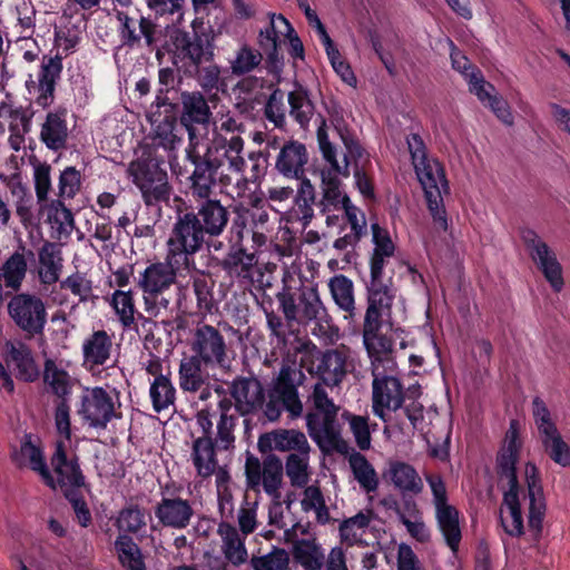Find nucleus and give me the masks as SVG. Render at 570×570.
I'll list each match as a JSON object with an SVG mask.
<instances>
[{
  "label": "nucleus",
  "mask_w": 570,
  "mask_h": 570,
  "mask_svg": "<svg viewBox=\"0 0 570 570\" xmlns=\"http://www.w3.org/2000/svg\"><path fill=\"white\" fill-rule=\"evenodd\" d=\"M213 286V281L204 274H197L193 277V289L197 299V307L202 313H212L215 307Z\"/></svg>",
  "instance_id": "obj_64"
},
{
  "label": "nucleus",
  "mask_w": 570,
  "mask_h": 570,
  "mask_svg": "<svg viewBox=\"0 0 570 570\" xmlns=\"http://www.w3.org/2000/svg\"><path fill=\"white\" fill-rule=\"evenodd\" d=\"M8 314L13 323L30 336L43 333L47 324L45 302L29 293L16 294L8 303Z\"/></svg>",
  "instance_id": "obj_12"
},
{
  "label": "nucleus",
  "mask_w": 570,
  "mask_h": 570,
  "mask_svg": "<svg viewBox=\"0 0 570 570\" xmlns=\"http://www.w3.org/2000/svg\"><path fill=\"white\" fill-rule=\"evenodd\" d=\"M262 60L263 56L258 50L243 45L229 60L232 73L235 76L249 73L261 65Z\"/></svg>",
  "instance_id": "obj_59"
},
{
  "label": "nucleus",
  "mask_w": 570,
  "mask_h": 570,
  "mask_svg": "<svg viewBox=\"0 0 570 570\" xmlns=\"http://www.w3.org/2000/svg\"><path fill=\"white\" fill-rule=\"evenodd\" d=\"M308 153L304 144L287 141L279 150L275 167L286 178L301 179L305 175Z\"/></svg>",
  "instance_id": "obj_28"
},
{
  "label": "nucleus",
  "mask_w": 570,
  "mask_h": 570,
  "mask_svg": "<svg viewBox=\"0 0 570 570\" xmlns=\"http://www.w3.org/2000/svg\"><path fill=\"white\" fill-rule=\"evenodd\" d=\"M342 417L347 422L358 449L362 451L368 450L372 441L368 416L356 415L345 411Z\"/></svg>",
  "instance_id": "obj_60"
},
{
  "label": "nucleus",
  "mask_w": 570,
  "mask_h": 570,
  "mask_svg": "<svg viewBox=\"0 0 570 570\" xmlns=\"http://www.w3.org/2000/svg\"><path fill=\"white\" fill-rule=\"evenodd\" d=\"M348 464L360 488L366 493H374L379 489V475L371 462L360 452L348 456Z\"/></svg>",
  "instance_id": "obj_48"
},
{
  "label": "nucleus",
  "mask_w": 570,
  "mask_h": 570,
  "mask_svg": "<svg viewBox=\"0 0 570 570\" xmlns=\"http://www.w3.org/2000/svg\"><path fill=\"white\" fill-rule=\"evenodd\" d=\"M350 348L344 345L328 350L321 354L316 366V374L325 386H338L346 375V362L350 357Z\"/></svg>",
  "instance_id": "obj_27"
},
{
  "label": "nucleus",
  "mask_w": 570,
  "mask_h": 570,
  "mask_svg": "<svg viewBox=\"0 0 570 570\" xmlns=\"http://www.w3.org/2000/svg\"><path fill=\"white\" fill-rule=\"evenodd\" d=\"M308 403L306 426L309 436L321 449L335 446L341 438L337 422L340 406L328 396L322 383L314 384Z\"/></svg>",
  "instance_id": "obj_6"
},
{
  "label": "nucleus",
  "mask_w": 570,
  "mask_h": 570,
  "mask_svg": "<svg viewBox=\"0 0 570 570\" xmlns=\"http://www.w3.org/2000/svg\"><path fill=\"white\" fill-rule=\"evenodd\" d=\"M387 475L396 490L403 497L417 495L423 491L424 484L417 471L409 463L393 461L389 465Z\"/></svg>",
  "instance_id": "obj_37"
},
{
  "label": "nucleus",
  "mask_w": 570,
  "mask_h": 570,
  "mask_svg": "<svg viewBox=\"0 0 570 570\" xmlns=\"http://www.w3.org/2000/svg\"><path fill=\"white\" fill-rule=\"evenodd\" d=\"M372 413L385 423L387 431L392 413L401 410L405 401L404 386L396 376V368H372Z\"/></svg>",
  "instance_id": "obj_8"
},
{
  "label": "nucleus",
  "mask_w": 570,
  "mask_h": 570,
  "mask_svg": "<svg viewBox=\"0 0 570 570\" xmlns=\"http://www.w3.org/2000/svg\"><path fill=\"white\" fill-rule=\"evenodd\" d=\"M42 209L47 212L48 222L59 235L71 234L75 227L73 216L71 210L65 206L62 199H52L46 203Z\"/></svg>",
  "instance_id": "obj_53"
},
{
  "label": "nucleus",
  "mask_w": 570,
  "mask_h": 570,
  "mask_svg": "<svg viewBox=\"0 0 570 570\" xmlns=\"http://www.w3.org/2000/svg\"><path fill=\"white\" fill-rule=\"evenodd\" d=\"M63 65L60 55L43 56L37 75L36 104L42 108L49 107L55 100V91L61 78Z\"/></svg>",
  "instance_id": "obj_23"
},
{
  "label": "nucleus",
  "mask_w": 570,
  "mask_h": 570,
  "mask_svg": "<svg viewBox=\"0 0 570 570\" xmlns=\"http://www.w3.org/2000/svg\"><path fill=\"white\" fill-rule=\"evenodd\" d=\"M204 362L194 355H185L179 363L178 384L184 392L196 393L204 387L207 375L204 370Z\"/></svg>",
  "instance_id": "obj_41"
},
{
  "label": "nucleus",
  "mask_w": 570,
  "mask_h": 570,
  "mask_svg": "<svg viewBox=\"0 0 570 570\" xmlns=\"http://www.w3.org/2000/svg\"><path fill=\"white\" fill-rule=\"evenodd\" d=\"M146 513L137 505H129L124 508L116 520V525L119 531L137 533L146 528Z\"/></svg>",
  "instance_id": "obj_63"
},
{
  "label": "nucleus",
  "mask_w": 570,
  "mask_h": 570,
  "mask_svg": "<svg viewBox=\"0 0 570 570\" xmlns=\"http://www.w3.org/2000/svg\"><path fill=\"white\" fill-rule=\"evenodd\" d=\"M43 382L47 389L58 396L60 401L68 400L72 390V379L61 364L53 360H46Z\"/></svg>",
  "instance_id": "obj_43"
},
{
  "label": "nucleus",
  "mask_w": 570,
  "mask_h": 570,
  "mask_svg": "<svg viewBox=\"0 0 570 570\" xmlns=\"http://www.w3.org/2000/svg\"><path fill=\"white\" fill-rule=\"evenodd\" d=\"M218 533L223 540L222 548L225 558L236 566L244 563L247 560L246 535H240L235 527L226 522L218 525Z\"/></svg>",
  "instance_id": "obj_45"
},
{
  "label": "nucleus",
  "mask_w": 570,
  "mask_h": 570,
  "mask_svg": "<svg viewBox=\"0 0 570 570\" xmlns=\"http://www.w3.org/2000/svg\"><path fill=\"white\" fill-rule=\"evenodd\" d=\"M522 239L530 252V256L543 273L546 279L556 292L563 287L562 268L556 254L550 247L531 229L522 233Z\"/></svg>",
  "instance_id": "obj_15"
},
{
  "label": "nucleus",
  "mask_w": 570,
  "mask_h": 570,
  "mask_svg": "<svg viewBox=\"0 0 570 570\" xmlns=\"http://www.w3.org/2000/svg\"><path fill=\"white\" fill-rule=\"evenodd\" d=\"M117 397L101 386L86 387L80 397L78 415L85 425L105 430L117 417Z\"/></svg>",
  "instance_id": "obj_11"
},
{
  "label": "nucleus",
  "mask_w": 570,
  "mask_h": 570,
  "mask_svg": "<svg viewBox=\"0 0 570 570\" xmlns=\"http://www.w3.org/2000/svg\"><path fill=\"white\" fill-rule=\"evenodd\" d=\"M521 449L522 440L520 438L519 423L512 420L497 454V472L501 479L507 480L508 490H519L517 464Z\"/></svg>",
  "instance_id": "obj_16"
},
{
  "label": "nucleus",
  "mask_w": 570,
  "mask_h": 570,
  "mask_svg": "<svg viewBox=\"0 0 570 570\" xmlns=\"http://www.w3.org/2000/svg\"><path fill=\"white\" fill-rule=\"evenodd\" d=\"M129 174L147 205L169 199L170 187L167 173L157 164L147 160L131 163Z\"/></svg>",
  "instance_id": "obj_13"
},
{
  "label": "nucleus",
  "mask_w": 570,
  "mask_h": 570,
  "mask_svg": "<svg viewBox=\"0 0 570 570\" xmlns=\"http://www.w3.org/2000/svg\"><path fill=\"white\" fill-rule=\"evenodd\" d=\"M245 141L240 136L226 138L216 135L212 146L203 142L205 155L224 191L234 199L244 198L249 185H258L267 169V159L261 151H250L244 157Z\"/></svg>",
  "instance_id": "obj_2"
},
{
  "label": "nucleus",
  "mask_w": 570,
  "mask_h": 570,
  "mask_svg": "<svg viewBox=\"0 0 570 570\" xmlns=\"http://www.w3.org/2000/svg\"><path fill=\"white\" fill-rule=\"evenodd\" d=\"M38 276L43 285L60 282L62 271V255L60 248L51 242H46L38 253Z\"/></svg>",
  "instance_id": "obj_40"
},
{
  "label": "nucleus",
  "mask_w": 570,
  "mask_h": 570,
  "mask_svg": "<svg viewBox=\"0 0 570 570\" xmlns=\"http://www.w3.org/2000/svg\"><path fill=\"white\" fill-rule=\"evenodd\" d=\"M282 282L283 287L276 298L288 322L308 324L327 320L328 314L320 297L317 284L296 281L288 271L284 273Z\"/></svg>",
  "instance_id": "obj_4"
},
{
  "label": "nucleus",
  "mask_w": 570,
  "mask_h": 570,
  "mask_svg": "<svg viewBox=\"0 0 570 570\" xmlns=\"http://www.w3.org/2000/svg\"><path fill=\"white\" fill-rule=\"evenodd\" d=\"M186 158L195 166L189 177L190 193L196 202L209 199L217 180L214 167L205 155L203 141L189 130V145L186 148Z\"/></svg>",
  "instance_id": "obj_14"
},
{
  "label": "nucleus",
  "mask_w": 570,
  "mask_h": 570,
  "mask_svg": "<svg viewBox=\"0 0 570 570\" xmlns=\"http://www.w3.org/2000/svg\"><path fill=\"white\" fill-rule=\"evenodd\" d=\"M183 116L181 121L188 126L189 124H206L210 117V110L207 101L199 92H190L183 95Z\"/></svg>",
  "instance_id": "obj_52"
},
{
  "label": "nucleus",
  "mask_w": 570,
  "mask_h": 570,
  "mask_svg": "<svg viewBox=\"0 0 570 570\" xmlns=\"http://www.w3.org/2000/svg\"><path fill=\"white\" fill-rule=\"evenodd\" d=\"M470 91L485 106H489L495 116L505 125L513 124V116L508 102L499 97L495 88L487 82L482 73H473L470 79Z\"/></svg>",
  "instance_id": "obj_32"
},
{
  "label": "nucleus",
  "mask_w": 570,
  "mask_h": 570,
  "mask_svg": "<svg viewBox=\"0 0 570 570\" xmlns=\"http://www.w3.org/2000/svg\"><path fill=\"white\" fill-rule=\"evenodd\" d=\"M51 465L57 474L53 489L58 485L65 495H67V493H71V491L77 492L78 489L85 485V476L80 470L78 459L67 455L63 441L56 443V449L51 456Z\"/></svg>",
  "instance_id": "obj_19"
},
{
  "label": "nucleus",
  "mask_w": 570,
  "mask_h": 570,
  "mask_svg": "<svg viewBox=\"0 0 570 570\" xmlns=\"http://www.w3.org/2000/svg\"><path fill=\"white\" fill-rule=\"evenodd\" d=\"M181 51L185 57L189 58L194 65H199L213 57V47L209 41L202 36L195 35L189 37L187 33L178 39Z\"/></svg>",
  "instance_id": "obj_57"
},
{
  "label": "nucleus",
  "mask_w": 570,
  "mask_h": 570,
  "mask_svg": "<svg viewBox=\"0 0 570 570\" xmlns=\"http://www.w3.org/2000/svg\"><path fill=\"white\" fill-rule=\"evenodd\" d=\"M291 117L306 128L314 115V104L306 91L298 89L291 91L287 97Z\"/></svg>",
  "instance_id": "obj_56"
},
{
  "label": "nucleus",
  "mask_w": 570,
  "mask_h": 570,
  "mask_svg": "<svg viewBox=\"0 0 570 570\" xmlns=\"http://www.w3.org/2000/svg\"><path fill=\"white\" fill-rule=\"evenodd\" d=\"M406 144L434 226L439 230L446 232L449 220L444 196L449 194V183L444 168L439 160L428 156L425 144L419 134H410Z\"/></svg>",
  "instance_id": "obj_3"
},
{
  "label": "nucleus",
  "mask_w": 570,
  "mask_h": 570,
  "mask_svg": "<svg viewBox=\"0 0 570 570\" xmlns=\"http://www.w3.org/2000/svg\"><path fill=\"white\" fill-rule=\"evenodd\" d=\"M114 352V334L106 330L92 331L81 344L82 363L89 372L107 366Z\"/></svg>",
  "instance_id": "obj_22"
},
{
  "label": "nucleus",
  "mask_w": 570,
  "mask_h": 570,
  "mask_svg": "<svg viewBox=\"0 0 570 570\" xmlns=\"http://www.w3.org/2000/svg\"><path fill=\"white\" fill-rule=\"evenodd\" d=\"M17 461L19 465H27L37 472L48 487L55 488V479L46 463L42 449L31 434L24 435Z\"/></svg>",
  "instance_id": "obj_35"
},
{
  "label": "nucleus",
  "mask_w": 570,
  "mask_h": 570,
  "mask_svg": "<svg viewBox=\"0 0 570 570\" xmlns=\"http://www.w3.org/2000/svg\"><path fill=\"white\" fill-rule=\"evenodd\" d=\"M117 18L120 22V39L125 46L138 47L142 39L147 47L154 45L155 23L149 18L140 17L139 20H136L124 12H118Z\"/></svg>",
  "instance_id": "obj_29"
},
{
  "label": "nucleus",
  "mask_w": 570,
  "mask_h": 570,
  "mask_svg": "<svg viewBox=\"0 0 570 570\" xmlns=\"http://www.w3.org/2000/svg\"><path fill=\"white\" fill-rule=\"evenodd\" d=\"M194 514L188 500L178 497H163L155 508V515L164 527L186 528Z\"/></svg>",
  "instance_id": "obj_30"
},
{
  "label": "nucleus",
  "mask_w": 570,
  "mask_h": 570,
  "mask_svg": "<svg viewBox=\"0 0 570 570\" xmlns=\"http://www.w3.org/2000/svg\"><path fill=\"white\" fill-rule=\"evenodd\" d=\"M550 459L561 466H570V445L564 442L559 430L541 439Z\"/></svg>",
  "instance_id": "obj_61"
},
{
  "label": "nucleus",
  "mask_w": 570,
  "mask_h": 570,
  "mask_svg": "<svg viewBox=\"0 0 570 570\" xmlns=\"http://www.w3.org/2000/svg\"><path fill=\"white\" fill-rule=\"evenodd\" d=\"M316 136L322 157L327 164V167L320 173L322 197L317 207L325 217L327 228L335 229L341 235L334 240L333 247L337 250H346L353 248L366 234V219L364 213L352 204L342 188L340 178L350 176V159H362L365 150L352 136L340 131L345 154L342 160H338L336 147L328 139L326 121L323 117H320Z\"/></svg>",
  "instance_id": "obj_1"
},
{
  "label": "nucleus",
  "mask_w": 570,
  "mask_h": 570,
  "mask_svg": "<svg viewBox=\"0 0 570 570\" xmlns=\"http://www.w3.org/2000/svg\"><path fill=\"white\" fill-rule=\"evenodd\" d=\"M500 521L503 530L510 537H521L525 533L519 501V490H508L504 492L500 509Z\"/></svg>",
  "instance_id": "obj_39"
},
{
  "label": "nucleus",
  "mask_w": 570,
  "mask_h": 570,
  "mask_svg": "<svg viewBox=\"0 0 570 570\" xmlns=\"http://www.w3.org/2000/svg\"><path fill=\"white\" fill-rule=\"evenodd\" d=\"M247 487L254 492H264L271 500L282 499L284 465L275 454H268L263 462L248 456L245 463Z\"/></svg>",
  "instance_id": "obj_10"
},
{
  "label": "nucleus",
  "mask_w": 570,
  "mask_h": 570,
  "mask_svg": "<svg viewBox=\"0 0 570 570\" xmlns=\"http://www.w3.org/2000/svg\"><path fill=\"white\" fill-rule=\"evenodd\" d=\"M59 288L75 297L78 304H87L97 297L94 293V281L87 273L80 271H75L61 279Z\"/></svg>",
  "instance_id": "obj_47"
},
{
  "label": "nucleus",
  "mask_w": 570,
  "mask_h": 570,
  "mask_svg": "<svg viewBox=\"0 0 570 570\" xmlns=\"http://www.w3.org/2000/svg\"><path fill=\"white\" fill-rule=\"evenodd\" d=\"M258 449L262 453L267 452H301L311 450L307 438L298 430L277 429L264 433L258 439Z\"/></svg>",
  "instance_id": "obj_24"
},
{
  "label": "nucleus",
  "mask_w": 570,
  "mask_h": 570,
  "mask_svg": "<svg viewBox=\"0 0 570 570\" xmlns=\"http://www.w3.org/2000/svg\"><path fill=\"white\" fill-rule=\"evenodd\" d=\"M304 379V373L296 365L284 364L269 386L275 395L284 400L285 409L292 417H299L303 413L298 387Z\"/></svg>",
  "instance_id": "obj_17"
},
{
  "label": "nucleus",
  "mask_w": 570,
  "mask_h": 570,
  "mask_svg": "<svg viewBox=\"0 0 570 570\" xmlns=\"http://www.w3.org/2000/svg\"><path fill=\"white\" fill-rule=\"evenodd\" d=\"M3 183L12 197L20 222L23 225L31 224L35 218V200L29 187L22 181L21 175L16 173L7 176Z\"/></svg>",
  "instance_id": "obj_34"
},
{
  "label": "nucleus",
  "mask_w": 570,
  "mask_h": 570,
  "mask_svg": "<svg viewBox=\"0 0 570 570\" xmlns=\"http://www.w3.org/2000/svg\"><path fill=\"white\" fill-rule=\"evenodd\" d=\"M69 129L65 111L48 112L41 125L39 139L52 151H61L67 148Z\"/></svg>",
  "instance_id": "obj_33"
},
{
  "label": "nucleus",
  "mask_w": 570,
  "mask_h": 570,
  "mask_svg": "<svg viewBox=\"0 0 570 570\" xmlns=\"http://www.w3.org/2000/svg\"><path fill=\"white\" fill-rule=\"evenodd\" d=\"M149 396L155 412L168 410L175 404L176 389L167 375H158L150 383Z\"/></svg>",
  "instance_id": "obj_50"
},
{
  "label": "nucleus",
  "mask_w": 570,
  "mask_h": 570,
  "mask_svg": "<svg viewBox=\"0 0 570 570\" xmlns=\"http://www.w3.org/2000/svg\"><path fill=\"white\" fill-rule=\"evenodd\" d=\"M302 510L304 512L314 511L320 523L328 520V510L325 505L323 494L318 487H304L303 498L301 500Z\"/></svg>",
  "instance_id": "obj_62"
},
{
  "label": "nucleus",
  "mask_w": 570,
  "mask_h": 570,
  "mask_svg": "<svg viewBox=\"0 0 570 570\" xmlns=\"http://www.w3.org/2000/svg\"><path fill=\"white\" fill-rule=\"evenodd\" d=\"M4 360L12 366L16 376L24 382H33L39 376V367L35 362L31 350L22 342L8 341L4 345Z\"/></svg>",
  "instance_id": "obj_31"
},
{
  "label": "nucleus",
  "mask_w": 570,
  "mask_h": 570,
  "mask_svg": "<svg viewBox=\"0 0 570 570\" xmlns=\"http://www.w3.org/2000/svg\"><path fill=\"white\" fill-rule=\"evenodd\" d=\"M293 32V27L283 14H269L268 26L261 30L258 42L269 59H275L278 55V46L285 36Z\"/></svg>",
  "instance_id": "obj_38"
},
{
  "label": "nucleus",
  "mask_w": 570,
  "mask_h": 570,
  "mask_svg": "<svg viewBox=\"0 0 570 570\" xmlns=\"http://www.w3.org/2000/svg\"><path fill=\"white\" fill-rule=\"evenodd\" d=\"M184 271L189 272L191 269L184 264H174L166 253L164 262L153 263L140 273L137 284L142 293L163 294L175 284L176 277L181 275Z\"/></svg>",
  "instance_id": "obj_18"
},
{
  "label": "nucleus",
  "mask_w": 570,
  "mask_h": 570,
  "mask_svg": "<svg viewBox=\"0 0 570 570\" xmlns=\"http://www.w3.org/2000/svg\"><path fill=\"white\" fill-rule=\"evenodd\" d=\"M204 234L217 237L225 230L229 213L218 199L209 198L197 202L196 212H193Z\"/></svg>",
  "instance_id": "obj_26"
},
{
  "label": "nucleus",
  "mask_w": 570,
  "mask_h": 570,
  "mask_svg": "<svg viewBox=\"0 0 570 570\" xmlns=\"http://www.w3.org/2000/svg\"><path fill=\"white\" fill-rule=\"evenodd\" d=\"M232 400L224 396L218 401L219 420L217 434L213 438H196L193 441L190 460L196 473L202 479L214 475L218 466L217 453L234 448V428L237 416L232 413Z\"/></svg>",
  "instance_id": "obj_5"
},
{
  "label": "nucleus",
  "mask_w": 570,
  "mask_h": 570,
  "mask_svg": "<svg viewBox=\"0 0 570 570\" xmlns=\"http://www.w3.org/2000/svg\"><path fill=\"white\" fill-rule=\"evenodd\" d=\"M110 305L124 328H130L135 323L136 306L131 289H117L112 293Z\"/></svg>",
  "instance_id": "obj_58"
},
{
  "label": "nucleus",
  "mask_w": 570,
  "mask_h": 570,
  "mask_svg": "<svg viewBox=\"0 0 570 570\" xmlns=\"http://www.w3.org/2000/svg\"><path fill=\"white\" fill-rule=\"evenodd\" d=\"M115 549L120 563L127 570H145L139 547L127 534H119L115 541Z\"/></svg>",
  "instance_id": "obj_54"
},
{
  "label": "nucleus",
  "mask_w": 570,
  "mask_h": 570,
  "mask_svg": "<svg viewBox=\"0 0 570 570\" xmlns=\"http://www.w3.org/2000/svg\"><path fill=\"white\" fill-rule=\"evenodd\" d=\"M298 532L304 534L306 527L299 522L291 525L283 532V539L286 543H293V554L295 560L306 570H321L324 566V552L314 539H298Z\"/></svg>",
  "instance_id": "obj_21"
},
{
  "label": "nucleus",
  "mask_w": 570,
  "mask_h": 570,
  "mask_svg": "<svg viewBox=\"0 0 570 570\" xmlns=\"http://www.w3.org/2000/svg\"><path fill=\"white\" fill-rule=\"evenodd\" d=\"M524 479L529 499L528 531L532 540H538L542 531L546 501L538 469L531 462H528L524 466Z\"/></svg>",
  "instance_id": "obj_20"
},
{
  "label": "nucleus",
  "mask_w": 570,
  "mask_h": 570,
  "mask_svg": "<svg viewBox=\"0 0 570 570\" xmlns=\"http://www.w3.org/2000/svg\"><path fill=\"white\" fill-rule=\"evenodd\" d=\"M191 355L204 362L205 368L227 370L230 367V347L223 333L215 326L200 323L193 331Z\"/></svg>",
  "instance_id": "obj_9"
},
{
  "label": "nucleus",
  "mask_w": 570,
  "mask_h": 570,
  "mask_svg": "<svg viewBox=\"0 0 570 570\" xmlns=\"http://www.w3.org/2000/svg\"><path fill=\"white\" fill-rule=\"evenodd\" d=\"M328 288L335 304L346 313L345 318L354 320L356 308L353 282L347 276L338 274L330 278Z\"/></svg>",
  "instance_id": "obj_44"
},
{
  "label": "nucleus",
  "mask_w": 570,
  "mask_h": 570,
  "mask_svg": "<svg viewBox=\"0 0 570 570\" xmlns=\"http://www.w3.org/2000/svg\"><path fill=\"white\" fill-rule=\"evenodd\" d=\"M435 518L446 544L456 552L461 541L459 511L451 504L435 509Z\"/></svg>",
  "instance_id": "obj_46"
},
{
  "label": "nucleus",
  "mask_w": 570,
  "mask_h": 570,
  "mask_svg": "<svg viewBox=\"0 0 570 570\" xmlns=\"http://www.w3.org/2000/svg\"><path fill=\"white\" fill-rule=\"evenodd\" d=\"M363 344L371 360V370L396 367V363L391 356L393 342L390 337L380 332L362 333Z\"/></svg>",
  "instance_id": "obj_36"
},
{
  "label": "nucleus",
  "mask_w": 570,
  "mask_h": 570,
  "mask_svg": "<svg viewBox=\"0 0 570 570\" xmlns=\"http://www.w3.org/2000/svg\"><path fill=\"white\" fill-rule=\"evenodd\" d=\"M27 261L23 254L14 252L3 264L0 272V303L7 294L3 286L10 291H18L27 274Z\"/></svg>",
  "instance_id": "obj_42"
},
{
  "label": "nucleus",
  "mask_w": 570,
  "mask_h": 570,
  "mask_svg": "<svg viewBox=\"0 0 570 570\" xmlns=\"http://www.w3.org/2000/svg\"><path fill=\"white\" fill-rule=\"evenodd\" d=\"M372 520L371 511H361L354 517L345 519L340 524V535L342 541L350 546L361 542L363 534L368 528Z\"/></svg>",
  "instance_id": "obj_55"
},
{
  "label": "nucleus",
  "mask_w": 570,
  "mask_h": 570,
  "mask_svg": "<svg viewBox=\"0 0 570 570\" xmlns=\"http://www.w3.org/2000/svg\"><path fill=\"white\" fill-rule=\"evenodd\" d=\"M397 517L413 539L421 543L430 541V530L413 500H404V511H397Z\"/></svg>",
  "instance_id": "obj_49"
},
{
  "label": "nucleus",
  "mask_w": 570,
  "mask_h": 570,
  "mask_svg": "<svg viewBox=\"0 0 570 570\" xmlns=\"http://www.w3.org/2000/svg\"><path fill=\"white\" fill-rule=\"evenodd\" d=\"M309 452L311 450L293 452L286 459L285 472L295 488H304L309 482Z\"/></svg>",
  "instance_id": "obj_51"
},
{
  "label": "nucleus",
  "mask_w": 570,
  "mask_h": 570,
  "mask_svg": "<svg viewBox=\"0 0 570 570\" xmlns=\"http://www.w3.org/2000/svg\"><path fill=\"white\" fill-rule=\"evenodd\" d=\"M264 387L256 379L237 377L233 381L230 386V394L235 400L232 413L236 411L242 415L252 414L258 411L262 404V396ZM236 416V414H234Z\"/></svg>",
  "instance_id": "obj_25"
},
{
  "label": "nucleus",
  "mask_w": 570,
  "mask_h": 570,
  "mask_svg": "<svg viewBox=\"0 0 570 570\" xmlns=\"http://www.w3.org/2000/svg\"><path fill=\"white\" fill-rule=\"evenodd\" d=\"M205 237L194 213L179 214L167 238L166 253L174 264L195 269V254L202 249Z\"/></svg>",
  "instance_id": "obj_7"
}]
</instances>
